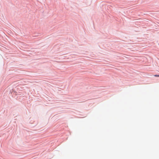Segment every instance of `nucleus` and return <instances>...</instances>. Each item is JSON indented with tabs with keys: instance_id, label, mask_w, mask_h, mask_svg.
<instances>
[{
	"instance_id": "f257e3e1",
	"label": "nucleus",
	"mask_w": 159,
	"mask_h": 159,
	"mask_svg": "<svg viewBox=\"0 0 159 159\" xmlns=\"http://www.w3.org/2000/svg\"><path fill=\"white\" fill-rule=\"evenodd\" d=\"M154 76L159 77V75H155Z\"/></svg>"
}]
</instances>
